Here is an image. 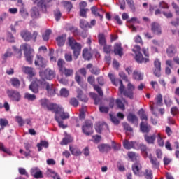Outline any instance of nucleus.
<instances>
[{
  "mask_svg": "<svg viewBox=\"0 0 179 179\" xmlns=\"http://www.w3.org/2000/svg\"><path fill=\"white\" fill-rule=\"evenodd\" d=\"M67 40L71 50H73V58L76 60L80 55L82 45L80 43L76 42V39L73 37H69Z\"/></svg>",
  "mask_w": 179,
  "mask_h": 179,
  "instance_id": "1",
  "label": "nucleus"
},
{
  "mask_svg": "<svg viewBox=\"0 0 179 179\" xmlns=\"http://www.w3.org/2000/svg\"><path fill=\"white\" fill-rule=\"evenodd\" d=\"M135 90V87L131 83H128L127 84V90H125V86L124 85H121L119 87V91L120 94H123V95L127 98L131 99H134V91Z\"/></svg>",
  "mask_w": 179,
  "mask_h": 179,
  "instance_id": "2",
  "label": "nucleus"
},
{
  "mask_svg": "<svg viewBox=\"0 0 179 179\" xmlns=\"http://www.w3.org/2000/svg\"><path fill=\"white\" fill-rule=\"evenodd\" d=\"M20 48L24 51V57H26V61L29 64H33V58H34V50L31 49L30 45L27 43H24L20 45Z\"/></svg>",
  "mask_w": 179,
  "mask_h": 179,
  "instance_id": "3",
  "label": "nucleus"
},
{
  "mask_svg": "<svg viewBox=\"0 0 179 179\" xmlns=\"http://www.w3.org/2000/svg\"><path fill=\"white\" fill-rule=\"evenodd\" d=\"M141 52H143L145 57L143 56L141 52L135 53V60L138 64H146L150 62V55L148 49L143 48L141 49Z\"/></svg>",
  "mask_w": 179,
  "mask_h": 179,
  "instance_id": "4",
  "label": "nucleus"
},
{
  "mask_svg": "<svg viewBox=\"0 0 179 179\" xmlns=\"http://www.w3.org/2000/svg\"><path fill=\"white\" fill-rule=\"evenodd\" d=\"M65 62L64 59H59L57 61V66L59 73L62 75H64L66 77L72 76L73 74V70L72 69H67L64 66Z\"/></svg>",
  "mask_w": 179,
  "mask_h": 179,
  "instance_id": "5",
  "label": "nucleus"
},
{
  "mask_svg": "<svg viewBox=\"0 0 179 179\" xmlns=\"http://www.w3.org/2000/svg\"><path fill=\"white\" fill-rule=\"evenodd\" d=\"M40 77H41L42 80H52L54 78H55V71L50 69V68H47L43 71L39 72Z\"/></svg>",
  "mask_w": 179,
  "mask_h": 179,
  "instance_id": "6",
  "label": "nucleus"
},
{
  "mask_svg": "<svg viewBox=\"0 0 179 179\" xmlns=\"http://www.w3.org/2000/svg\"><path fill=\"white\" fill-rule=\"evenodd\" d=\"M46 81L36 79L34 81L31 82V85H29V90L31 91L32 93L38 94V87L43 86L45 87Z\"/></svg>",
  "mask_w": 179,
  "mask_h": 179,
  "instance_id": "7",
  "label": "nucleus"
},
{
  "mask_svg": "<svg viewBox=\"0 0 179 179\" xmlns=\"http://www.w3.org/2000/svg\"><path fill=\"white\" fill-rule=\"evenodd\" d=\"M82 132L87 136L93 134V123L90 120H87L85 124L82 126Z\"/></svg>",
  "mask_w": 179,
  "mask_h": 179,
  "instance_id": "8",
  "label": "nucleus"
},
{
  "mask_svg": "<svg viewBox=\"0 0 179 179\" xmlns=\"http://www.w3.org/2000/svg\"><path fill=\"white\" fill-rule=\"evenodd\" d=\"M20 36L24 41H30L31 40H34V41L36 42L38 36V32L34 31L33 34H31L29 31L24 30L20 33Z\"/></svg>",
  "mask_w": 179,
  "mask_h": 179,
  "instance_id": "9",
  "label": "nucleus"
},
{
  "mask_svg": "<svg viewBox=\"0 0 179 179\" xmlns=\"http://www.w3.org/2000/svg\"><path fill=\"white\" fill-rule=\"evenodd\" d=\"M6 94L8 99H10L12 101L19 102L21 100V94L17 90H8Z\"/></svg>",
  "mask_w": 179,
  "mask_h": 179,
  "instance_id": "10",
  "label": "nucleus"
},
{
  "mask_svg": "<svg viewBox=\"0 0 179 179\" xmlns=\"http://www.w3.org/2000/svg\"><path fill=\"white\" fill-rule=\"evenodd\" d=\"M152 72L157 78L161 77L162 72V62L160 59H155L154 62V69H152Z\"/></svg>",
  "mask_w": 179,
  "mask_h": 179,
  "instance_id": "11",
  "label": "nucleus"
},
{
  "mask_svg": "<svg viewBox=\"0 0 179 179\" xmlns=\"http://www.w3.org/2000/svg\"><path fill=\"white\" fill-rule=\"evenodd\" d=\"M138 144L136 141H129L127 140H124L123 141V146L125 150H130L131 149H137Z\"/></svg>",
  "mask_w": 179,
  "mask_h": 179,
  "instance_id": "12",
  "label": "nucleus"
},
{
  "mask_svg": "<svg viewBox=\"0 0 179 179\" xmlns=\"http://www.w3.org/2000/svg\"><path fill=\"white\" fill-rule=\"evenodd\" d=\"M36 66H39L41 69L46 67V60L41 55H36V59L34 62Z\"/></svg>",
  "mask_w": 179,
  "mask_h": 179,
  "instance_id": "13",
  "label": "nucleus"
},
{
  "mask_svg": "<svg viewBox=\"0 0 179 179\" xmlns=\"http://www.w3.org/2000/svg\"><path fill=\"white\" fill-rule=\"evenodd\" d=\"M151 31L157 36H161L162 31L160 24L155 22H152L151 24Z\"/></svg>",
  "mask_w": 179,
  "mask_h": 179,
  "instance_id": "14",
  "label": "nucleus"
},
{
  "mask_svg": "<svg viewBox=\"0 0 179 179\" xmlns=\"http://www.w3.org/2000/svg\"><path fill=\"white\" fill-rule=\"evenodd\" d=\"M34 3L41 9L42 12L46 13L47 12V6L45 4V0H32Z\"/></svg>",
  "mask_w": 179,
  "mask_h": 179,
  "instance_id": "15",
  "label": "nucleus"
},
{
  "mask_svg": "<svg viewBox=\"0 0 179 179\" xmlns=\"http://www.w3.org/2000/svg\"><path fill=\"white\" fill-rule=\"evenodd\" d=\"M22 70L24 74H27L30 78H33L36 76V71H34V68L23 66L22 67Z\"/></svg>",
  "mask_w": 179,
  "mask_h": 179,
  "instance_id": "16",
  "label": "nucleus"
},
{
  "mask_svg": "<svg viewBox=\"0 0 179 179\" xmlns=\"http://www.w3.org/2000/svg\"><path fill=\"white\" fill-rule=\"evenodd\" d=\"M157 134H155L152 135H149V134L144 135L145 141H146L147 143L151 144V145L155 144V141L157 139Z\"/></svg>",
  "mask_w": 179,
  "mask_h": 179,
  "instance_id": "17",
  "label": "nucleus"
},
{
  "mask_svg": "<svg viewBox=\"0 0 179 179\" xmlns=\"http://www.w3.org/2000/svg\"><path fill=\"white\" fill-rule=\"evenodd\" d=\"M104 128H108V125L106 122H98L96 125H94V129H96L97 134L102 133Z\"/></svg>",
  "mask_w": 179,
  "mask_h": 179,
  "instance_id": "18",
  "label": "nucleus"
},
{
  "mask_svg": "<svg viewBox=\"0 0 179 179\" xmlns=\"http://www.w3.org/2000/svg\"><path fill=\"white\" fill-rule=\"evenodd\" d=\"M59 115V118L62 120H65L69 118V114L68 113H65L64 109L62 108L58 110L57 112L55 113V115Z\"/></svg>",
  "mask_w": 179,
  "mask_h": 179,
  "instance_id": "19",
  "label": "nucleus"
},
{
  "mask_svg": "<svg viewBox=\"0 0 179 179\" xmlns=\"http://www.w3.org/2000/svg\"><path fill=\"white\" fill-rule=\"evenodd\" d=\"M151 129L150 125H148L147 122H141L140 130L144 134H148Z\"/></svg>",
  "mask_w": 179,
  "mask_h": 179,
  "instance_id": "20",
  "label": "nucleus"
},
{
  "mask_svg": "<svg viewBox=\"0 0 179 179\" xmlns=\"http://www.w3.org/2000/svg\"><path fill=\"white\" fill-rule=\"evenodd\" d=\"M45 87L47 90L48 94H49L50 96L55 95L56 90H55V88L53 87L52 84H51V85H50V84L46 82L45 83Z\"/></svg>",
  "mask_w": 179,
  "mask_h": 179,
  "instance_id": "21",
  "label": "nucleus"
},
{
  "mask_svg": "<svg viewBox=\"0 0 179 179\" xmlns=\"http://www.w3.org/2000/svg\"><path fill=\"white\" fill-rule=\"evenodd\" d=\"M82 57L85 61H90L92 58V54L88 48H85L83 50Z\"/></svg>",
  "mask_w": 179,
  "mask_h": 179,
  "instance_id": "22",
  "label": "nucleus"
},
{
  "mask_svg": "<svg viewBox=\"0 0 179 179\" xmlns=\"http://www.w3.org/2000/svg\"><path fill=\"white\" fill-rule=\"evenodd\" d=\"M97 148L101 153H107L111 150V147L108 144H99L98 145Z\"/></svg>",
  "mask_w": 179,
  "mask_h": 179,
  "instance_id": "23",
  "label": "nucleus"
},
{
  "mask_svg": "<svg viewBox=\"0 0 179 179\" xmlns=\"http://www.w3.org/2000/svg\"><path fill=\"white\" fill-rule=\"evenodd\" d=\"M45 108H47V110L49 111H53L55 113H56L62 108L57 104L50 103L48 106H47V107H45Z\"/></svg>",
  "mask_w": 179,
  "mask_h": 179,
  "instance_id": "24",
  "label": "nucleus"
},
{
  "mask_svg": "<svg viewBox=\"0 0 179 179\" xmlns=\"http://www.w3.org/2000/svg\"><path fill=\"white\" fill-rule=\"evenodd\" d=\"M108 77L110 80H111V82L113 85L118 86L120 85V86H121L123 85L122 80L120 79H116L114 74L109 73Z\"/></svg>",
  "mask_w": 179,
  "mask_h": 179,
  "instance_id": "25",
  "label": "nucleus"
},
{
  "mask_svg": "<svg viewBox=\"0 0 179 179\" xmlns=\"http://www.w3.org/2000/svg\"><path fill=\"white\" fill-rule=\"evenodd\" d=\"M136 150H141V152L144 154L145 156H148V148L145 144L143 143H138L137 148H135Z\"/></svg>",
  "mask_w": 179,
  "mask_h": 179,
  "instance_id": "26",
  "label": "nucleus"
},
{
  "mask_svg": "<svg viewBox=\"0 0 179 179\" xmlns=\"http://www.w3.org/2000/svg\"><path fill=\"white\" fill-rule=\"evenodd\" d=\"M176 51H177V49L176 46L171 45L168 46V48L166 49V54L168 57H173L174 55H176Z\"/></svg>",
  "mask_w": 179,
  "mask_h": 179,
  "instance_id": "27",
  "label": "nucleus"
},
{
  "mask_svg": "<svg viewBox=\"0 0 179 179\" xmlns=\"http://www.w3.org/2000/svg\"><path fill=\"white\" fill-rule=\"evenodd\" d=\"M148 158L150 160V163L152 164V168L154 169H157L160 166V163L158 162L157 157H152L151 154L150 155V157Z\"/></svg>",
  "mask_w": 179,
  "mask_h": 179,
  "instance_id": "28",
  "label": "nucleus"
},
{
  "mask_svg": "<svg viewBox=\"0 0 179 179\" xmlns=\"http://www.w3.org/2000/svg\"><path fill=\"white\" fill-rule=\"evenodd\" d=\"M113 52H115V55H119L120 57H122L123 55V48L120 43H116L115 45Z\"/></svg>",
  "mask_w": 179,
  "mask_h": 179,
  "instance_id": "29",
  "label": "nucleus"
},
{
  "mask_svg": "<svg viewBox=\"0 0 179 179\" xmlns=\"http://www.w3.org/2000/svg\"><path fill=\"white\" fill-rule=\"evenodd\" d=\"M30 15L32 19H38L40 17V12L37 7H32L30 10Z\"/></svg>",
  "mask_w": 179,
  "mask_h": 179,
  "instance_id": "30",
  "label": "nucleus"
},
{
  "mask_svg": "<svg viewBox=\"0 0 179 179\" xmlns=\"http://www.w3.org/2000/svg\"><path fill=\"white\" fill-rule=\"evenodd\" d=\"M133 79L136 80L137 81H141L143 80V74L141 73V72L138 71L137 70H135L133 71Z\"/></svg>",
  "mask_w": 179,
  "mask_h": 179,
  "instance_id": "31",
  "label": "nucleus"
},
{
  "mask_svg": "<svg viewBox=\"0 0 179 179\" xmlns=\"http://www.w3.org/2000/svg\"><path fill=\"white\" fill-rule=\"evenodd\" d=\"M36 147L38 148V151L41 152V150H43L42 147H43L45 148H48L49 143L45 141H40V143L36 144Z\"/></svg>",
  "mask_w": 179,
  "mask_h": 179,
  "instance_id": "32",
  "label": "nucleus"
},
{
  "mask_svg": "<svg viewBox=\"0 0 179 179\" xmlns=\"http://www.w3.org/2000/svg\"><path fill=\"white\" fill-rule=\"evenodd\" d=\"M127 120L131 124L138 123V117L135 115V114L129 113L127 115Z\"/></svg>",
  "mask_w": 179,
  "mask_h": 179,
  "instance_id": "33",
  "label": "nucleus"
},
{
  "mask_svg": "<svg viewBox=\"0 0 179 179\" xmlns=\"http://www.w3.org/2000/svg\"><path fill=\"white\" fill-rule=\"evenodd\" d=\"M66 34H62L57 38V42L59 47H62L65 44Z\"/></svg>",
  "mask_w": 179,
  "mask_h": 179,
  "instance_id": "34",
  "label": "nucleus"
},
{
  "mask_svg": "<svg viewBox=\"0 0 179 179\" xmlns=\"http://www.w3.org/2000/svg\"><path fill=\"white\" fill-rule=\"evenodd\" d=\"M98 42L101 45H106V35L103 33H99L98 34Z\"/></svg>",
  "mask_w": 179,
  "mask_h": 179,
  "instance_id": "35",
  "label": "nucleus"
},
{
  "mask_svg": "<svg viewBox=\"0 0 179 179\" xmlns=\"http://www.w3.org/2000/svg\"><path fill=\"white\" fill-rule=\"evenodd\" d=\"M69 150L73 156H80L82 152L78 148H73L71 145L69 146Z\"/></svg>",
  "mask_w": 179,
  "mask_h": 179,
  "instance_id": "36",
  "label": "nucleus"
},
{
  "mask_svg": "<svg viewBox=\"0 0 179 179\" xmlns=\"http://www.w3.org/2000/svg\"><path fill=\"white\" fill-rule=\"evenodd\" d=\"M55 120L58 122V125L59 128L65 129L68 127V125L64 124V120L60 119L59 116L55 115Z\"/></svg>",
  "mask_w": 179,
  "mask_h": 179,
  "instance_id": "37",
  "label": "nucleus"
},
{
  "mask_svg": "<svg viewBox=\"0 0 179 179\" xmlns=\"http://www.w3.org/2000/svg\"><path fill=\"white\" fill-rule=\"evenodd\" d=\"M127 156L129 158V159L131 160V162H136L137 161V159L138 157V155L136 154L133 151H129L127 153Z\"/></svg>",
  "mask_w": 179,
  "mask_h": 179,
  "instance_id": "38",
  "label": "nucleus"
},
{
  "mask_svg": "<svg viewBox=\"0 0 179 179\" xmlns=\"http://www.w3.org/2000/svg\"><path fill=\"white\" fill-rule=\"evenodd\" d=\"M90 10H92V13L96 16V17H100V20H103V16L101 14H99L98 11V9H97V7L96 6H93L90 8Z\"/></svg>",
  "mask_w": 179,
  "mask_h": 179,
  "instance_id": "39",
  "label": "nucleus"
},
{
  "mask_svg": "<svg viewBox=\"0 0 179 179\" xmlns=\"http://www.w3.org/2000/svg\"><path fill=\"white\" fill-rule=\"evenodd\" d=\"M143 176L146 179H153V172L150 169L145 170Z\"/></svg>",
  "mask_w": 179,
  "mask_h": 179,
  "instance_id": "40",
  "label": "nucleus"
},
{
  "mask_svg": "<svg viewBox=\"0 0 179 179\" xmlns=\"http://www.w3.org/2000/svg\"><path fill=\"white\" fill-rule=\"evenodd\" d=\"M8 125H9V121L7 119H5V118L0 119L1 129L3 130Z\"/></svg>",
  "mask_w": 179,
  "mask_h": 179,
  "instance_id": "41",
  "label": "nucleus"
},
{
  "mask_svg": "<svg viewBox=\"0 0 179 179\" xmlns=\"http://www.w3.org/2000/svg\"><path fill=\"white\" fill-rule=\"evenodd\" d=\"M10 83L12 86H14L15 88H19V87H20V80L17 78H12L10 79Z\"/></svg>",
  "mask_w": 179,
  "mask_h": 179,
  "instance_id": "42",
  "label": "nucleus"
},
{
  "mask_svg": "<svg viewBox=\"0 0 179 179\" xmlns=\"http://www.w3.org/2000/svg\"><path fill=\"white\" fill-rule=\"evenodd\" d=\"M90 96L94 99V105H99V102L101 101L99 96L95 93H90Z\"/></svg>",
  "mask_w": 179,
  "mask_h": 179,
  "instance_id": "43",
  "label": "nucleus"
},
{
  "mask_svg": "<svg viewBox=\"0 0 179 179\" xmlns=\"http://www.w3.org/2000/svg\"><path fill=\"white\" fill-rule=\"evenodd\" d=\"M54 16L55 18V20H57V22H59L62 17V13L59 10V8H57L54 10Z\"/></svg>",
  "mask_w": 179,
  "mask_h": 179,
  "instance_id": "44",
  "label": "nucleus"
},
{
  "mask_svg": "<svg viewBox=\"0 0 179 179\" xmlns=\"http://www.w3.org/2000/svg\"><path fill=\"white\" fill-rule=\"evenodd\" d=\"M63 6H64L65 9H66L69 13L71 12L73 8V4L71 1H63Z\"/></svg>",
  "mask_w": 179,
  "mask_h": 179,
  "instance_id": "45",
  "label": "nucleus"
},
{
  "mask_svg": "<svg viewBox=\"0 0 179 179\" xmlns=\"http://www.w3.org/2000/svg\"><path fill=\"white\" fill-rule=\"evenodd\" d=\"M72 141L73 138H71V137H66L62 139L59 144H61V145H67L68 144L72 143Z\"/></svg>",
  "mask_w": 179,
  "mask_h": 179,
  "instance_id": "46",
  "label": "nucleus"
},
{
  "mask_svg": "<svg viewBox=\"0 0 179 179\" xmlns=\"http://www.w3.org/2000/svg\"><path fill=\"white\" fill-rule=\"evenodd\" d=\"M155 101L157 106H163V99H162V95L161 94H159L155 97Z\"/></svg>",
  "mask_w": 179,
  "mask_h": 179,
  "instance_id": "47",
  "label": "nucleus"
},
{
  "mask_svg": "<svg viewBox=\"0 0 179 179\" xmlns=\"http://www.w3.org/2000/svg\"><path fill=\"white\" fill-rule=\"evenodd\" d=\"M157 143H158L159 147L164 146V141H163V138L160 133L157 134Z\"/></svg>",
  "mask_w": 179,
  "mask_h": 179,
  "instance_id": "48",
  "label": "nucleus"
},
{
  "mask_svg": "<svg viewBox=\"0 0 179 179\" xmlns=\"http://www.w3.org/2000/svg\"><path fill=\"white\" fill-rule=\"evenodd\" d=\"M141 168L139 167L138 164H134L132 165V171L134 173L135 176H139V171Z\"/></svg>",
  "mask_w": 179,
  "mask_h": 179,
  "instance_id": "49",
  "label": "nucleus"
},
{
  "mask_svg": "<svg viewBox=\"0 0 179 179\" xmlns=\"http://www.w3.org/2000/svg\"><path fill=\"white\" fill-rule=\"evenodd\" d=\"M24 99H27L28 101H34L36 99V96L32 94L26 93L24 94Z\"/></svg>",
  "mask_w": 179,
  "mask_h": 179,
  "instance_id": "50",
  "label": "nucleus"
},
{
  "mask_svg": "<svg viewBox=\"0 0 179 179\" xmlns=\"http://www.w3.org/2000/svg\"><path fill=\"white\" fill-rule=\"evenodd\" d=\"M20 15L22 16L24 19H26L27 17H29V13L24 8H21L20 9Z\"/></svg>",
  "mask_w": 179,
  "mask_h": 179,
  "instance_id": "51",
  "label": "nucleus"
},
{
  "mask_svg": "<svg viewBox=\"0 0 179 179\" xmlns=\"http://www.w3.org/2000/svg\"><path fill=\"white\" fill-rule=\"evenodd\" d=\"M52 34V30L47 29L45 32V34L42 36L43 41H48L49 40V37L50 34Z\"/></svg>",
  "mask_w": 179,
  "mask_h": 179,
  "instance_id": "52",
  "label": "nucleus"
},
{
  "mask_svg": "<svg viewBox=\"0 0 179 179\" xmlns=\"http://www.w3.org/2000/svg\"><path fill=\"white\" fill-rule=\"evenodd\" d=\"M0 150L4 153H7L8 155H11V152L9 149L5 148V145L2 143H0Z\"/></svg>",
  "mask_w": 179,
  "mask_h": 179,
  "instance_id": "53",
  "label": "nucleus"
},
{
  "mask_svg": "<svg viewBox=\"0 0 179 179\" xmlns=\"http://www.w3.org/2000/svg\"><path fill=\"white\" fill-rule=\"evenodd\" d=\"M70 105L73 106V107L76 108L79 106V101L77 100L76 98L73 97L70 99Z\"/></svg>",
  "mask_w": 179,
  "mask_h": 179,
  "instance_id": "54",
  "label": "nucleus"
},
{
  "mask_svg": "<svg viewBox=\"0 0 179 179\" xmlns=\"http://www.w3.org/2000/svg\"><path fill=\"white\" fill-rule=\"evenodd\" d=\"M116 105H117V108H119L122 110H125V106L122 103V100L116 99Z\"/></svg>",
  "mask_w": 179,
  "mask_h": 179,
  "instance_id": "55",
  "label": "nucleus"
},
{
  "mask_svg": "<svg viewBox=\"0 0 179 179\" xmlns=\"http://www.w3.org/2000/svg\"><path fill=\"white\" fill-rule=\"evenodd\" d=\"M93 87H94V90L96 91L98 94H99V96H103V92L102 88H101L99 85H94Z\"/></svg>",
  "mask_w": 179,
  "mask_h": 179,
  "instance_id": "56",
  "label": "nucleus"
},
{
  "mask_svg": "<svg viewBox=\"0 0 179 179\" xmlns=\"http://www.w3.org/2000/svg\"><path fill=\"white\" fill-rule=\"evenodd\" d=\"M100 69L97 68L96 66H94L92 69H90V73H92L94 76H99L100 74Z\"/></svg>",
  "mask_w": 179,
  "mask_h": 179,
  "instance_id": "57",
  "label": "nucleus"
},
{
  "mask_svg": "<svg viewBox=\"0 0 179 179\" xmlns=\"http://www.w3.org/2000/svg\"><path fill=\"white\" fill-rule=\"evenodd\" d=\"M103 51L106 54H110L112 51V45H103Z\"/></svg>",
  "mask_w": 179,
  "mask_h": 179,
  "instance_id": "58",
  "label": "nucleus"
},
{
  "mask_svg": "<svg viewBox=\"0 0 179 179\" xmlns=\"http://www.w3.org/2000/svg\"><path fill=\"white\" fill-rule=\"evenodd\" d=\"M59 94L63 97H68L69 96V92L66 88H62L61 91H59Z\"/></svg>",
  "mask_w": 179,
  "mask_h": 179,
  "instance_id": "59",
  "label": "nucleus"
},
{
  "mask_svg": "<svg viewBox=\"0 0 179 179\" xmlns=\"http://www.w3.org/2000/svg\"><path fill=\"white\" fill-rule=\"evenodd\" d=\"M75 81H76L77 83L80 86L83 84L82 82V77L77 73H75Z\"/></svg>",
  "mask_w": 179,
  "mask_h": 179,
  "instance_id": "60",
  "label": "nucleus"
},
{
  "mask_svg": "<svg viewBox=\"0 0 179 179\" xmlns=\"http://www.w3.org/2000/svg\"><path fill=\"white\" fill-rule=\"evenodd\" d=\"M64 57H65V60L67 62H71L73 61V57L71 52L65 53Z\"/></svg>",
  "mask_w": 179,
  "mask_h": 179,
  "instance_id": "61",
  "label": "nucleus"
},
{
  "mask_svg": "<svg viewBox=\"0 0 179 179\" xmlns=\"http://www.w3.org/2000/svg\"><path fill=\"white\" fill-rule=\"evenodd\" d=\"M99 111L101 113L107 114L110 111V108L108 106H99Z\"/></svg>",
  "mask_w": 179,
  "mask_h": 179,
  "instance_id": "62",
  "label": "nucleus"
},
{
  "mask_svg": "<svg viewBox=\"0 0 179 179\" xmlns=\"http://www.w3.org/2000/svg\"><path fill=\"white\" fill-rule=\"evenodd\" d=\"M89 25L88 22L85 20H80V27L81 29H84L87 27Z\"/></svg>",
  "mask_w": 179,
  "mask_h": 179,
  "instance_id": "63",
  "label": "nucleus"
},
{
  "mask_svg": "<svg viewBox=\"0 0 179 179\" xmlns=\"http://www.w3.org/2000/svg\"><path fill=\"white\" fill-rule=\"evenodd\" d=\"M171 26H173L175 27H177L179 26V18L176 17L175 20H172L171 22Z\"/></svg>",
  "mask_w": 179,
  "mask_h": 179,
  "instance_id": "64",
  "label": "nucleus"
}]
</instances>
